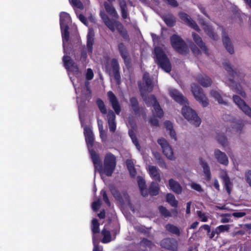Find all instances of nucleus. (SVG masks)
Returning <instances> with one entry per match:
<instances>
[{"instance_id": "1", "label": "nucleus", "mask_w": 251, "mask_h": 251, "mask_svg": "<svg viewBox=\"0 0 251 251\" xmlns=\"http://www.w3.org/2000/svg\"><path fill=\"white\" fill-rule=\"evenodd\" d=\"M139 87L142 97L146 103L149 106L152 105L153 107V110H152L153 115L159 118L162 117L163 115V111L157 102L155 97L153 95L147 97L145 95L146 92H150L152 90V82L148 73L144 74L143 83L140 84Z\"/></svg>"}, {"instance_id": "2", "label": "nucleus", "mask_w": 251, "mask_h": 251, "mask_svg": "<svg viewBox=\"0 0 251 251\" xmlns=\"http://www.w3.org/2000/svg\"><path fill=\"white\" fill-rule=\"evenodd\" d=\"M91 156L95 170H98L101 175L105 174L108 176L112 175L116 166V157L113 154L111 153L106 154L103 166L101 165L99 155L94 151H91Z\"/></svg>"}, {"instance_id": "3", "label": "nucleus", "mask_w": 251, "mask_h": 251, "mask_svg": "<svg viewBox=\"0 0 251 251\" xmlns=\"http://www.w3.org/2000/svg\"><path fill=\"white\" fill-rule=\"evenodd\" d=\"M100 15L104 24L111 31L114 32L117 30L124 40L126 41L128 40V35L127 31L120 22L115 20L110 19L108 17L102 12H100Z\"/></svg>"}, {"instance_id": "4", "label": "nucleus", "mask_w": 251, "mask_h": 251, "mask_svg": "<svg viewBox=\"0 0 251 251\" xmlns=\"http://www.w3.org/2000/svg\"><path fill=\"white\" fill-rule=\"evenodd\" d=\"M71 22V19L69 14L62 12L60 14V25L61 29L63 46L65 54H67V45L69 39L68 24Z\"/></svg>"}, {"instance_id": "5", "label": "nucleus", "mask_w": 251, "mask_h": 251, "mask_svg": "<svg viewBox=\"0 0 251 251\" xmlns=\"http://www.w3.org/2000/svg\"><path fill=\"white\" fill-rule=\"evenodd\" d=\"M74 86L75 89V92L77 94V102L78 104V111L79 114V118L81 121L82 125H83L82 119V109L85 103V101L89 99L90 97L91 91L89 87V82H85V86L82 89H79V88H76V85L74 84Z\"/></svg>"}, {"instance_id": "6", "label": "nucleus", "mask_w": 251, "mask_h": 251, "mask_svg": "<svg viewBox=\"0 0 251 251\" xmlns=\"http://www.w3.org/2000/svg\"><path fill=\"white\" fill-rule=\"evenodd\" d=\"M182 114L185 118L192 125L196 127L199 126L201 123V120L196 112L192 108L184 106L182 109Z\"/></svg>"}, {"instance_id": "7", "label": "nucleus", "mask_w": 251, "mask_h": 251, "mask_svg": "<svg viewBox=\"0 0 251 251\" xmlns=\"http://www.w3.org/2000/svg\"><path fill=\"white\" fill-rule=\"evenodd\" d=\"M154 53L162 69L167 73L170 72L171 70V64L162 49L160 47H155Z\"/></svg>"}, {"instance_id": "8", "label": "nucleus", "mask_w": 251, "mask_h": 251, "mask_svg": "<svg viewBox=\"0 0 251 251\" xmlns=\"http://www.w3.org/2000/svg\"><path fill=\"white\" fill-rule=\"evenodd\" d=\"M173 48L180 53H185L187 48L184 41L178 35H174L171 37Z\"/></svg>"}, {"instance_id": "9", "label": "nucleus", "mask_w": 251, "mask_h": 251, "mask_svg": "<svg viewBox=\"0 0 251 251\" xmlns=\"http://www.w3.org/2000/svg\"><path fill=\"white\" fill-rule=\"evenodd\" d=\"M191 90L196 100L203 107L208 105L207 99L203 93L202 90L199 86L193 84L191 87Z\"/></svg>"}, {"instance_id": "10", "label": "nucleus", "mask_w": 251, "mask_h": 251, "mask_svg": "<svg viewBox=\"0 0 251 251\" xmlns=\"http://www.w3.org/2000/svg\"><path fill=\"white\" fill-rule=\"evenodd\" d=\"M158 143L162 148V151L166 157L171 160L175 159L172 148L170 146L167 141L164 138H161L158 140Z\"/></svg>"}, {"instance_id": "11", "label": "nucleus", "mask_w": 251, "mask_h": 251, "mask_svg": "<svg viewBox=\"0 0 251 251\" xmlns=\"http://www.w3.org/2000/svg\"><path fill=\"white\" fill-rule=\"evenodd\" d=\"M233 100L245 114L251 118V109L243 100L239 96L235 95L233 97Z\"/></svg>"}, {"instance_id": "12", "label": "nucleus", "mask_w": 251, "mask_h": 251, "mask_svg": "<svg viewBox=\"0 0 251 251\" xmlns=\"http://www.w3.org/2000/svg\"><path fill=\"white\" fill-rule=\"evenodd\" d=\"M170 96L176 102L180 104H186L188 103L187 99L184 98L183 95L180 94L177 90L170 88L168 90Z\"/></svg>"}, {"instance_id": "13", "label": "nucleus", "mask_w": 251, "mask_h": 251, "mask_svg": "<svg viewBox=\"0 0 251 251\" xmlns=\"http://www.w3.org/2000/svg\"><path fill=\"white\" fill-rule=\"evenodd\" d=\"M84 134L88 149L91 153V151H93L92 150H91L90 148L93 146L94 139V135L90 126H85L84 127Z\"/></svg>"}, {"instance_id": "14", "label": "nucleus", "mask_w": 251, "mask_h": 251, "mask_svg": "<svg viewBox=\"0 0 251 251\" xmlns=\"http://www.w3.org/2000/svg\"><path fill=\"white\" fill-rule=\"evenodd\" d=\"M219 176L223 180L227 192L230 194L232 189V183L228 176L227 172L225 170H221L220 171Z\"/></svg>"}, {"instance_id": "15", "label": "nucleus", "mask_w": 251, "mask_h": 251, "mask_svg": "<svg viewBox=\"0 0 251 251\" xmlns=\"http://www.w3.org/2000/svg\"><path fill=\"white\" fill-rule=\"evenodd\" d=\"M64 65L68 72H74L75 73H78V68L75 65L73 60L71 59L70 57L64 55L63 58Z\"/></svg>"}, {"instance_id": "16", "label": "nucleus", "mask_w": 251, "mask_h": 251, "mask_svg": "<svg viewBox=\"0 0 251 251\" xmlns=\"http://www.w3.org/2000/svg\"><path fill=\"white\" fill-rule=\"evenodd\" d=\"M161 245L164 248L175 251L177 249V242L176 239L167 238L161 241Z\"/></svg>"}, {"instance_id": "17", "label": "nucleus", "mask_w": 251, "mask_h": 251, "mask_svg": "<svg viewBox=\"0 0 251 251\" xmlns=\"http://www.w3.org/2000/svg\"><path fill=\"white\" fill-rule=\"evenodd\" d=\"M215 157L217 161L225 166L228 164V159L226 154L219 150H216L214 151Z\"/></svg>"}, {"instance_id": "18", "label": "nucleus", "mask_w": 251, "mask_h": 251, "mask_svg": "<svg viewBox=\"0 0 251 251\" xmlns=\"http://www.w3.org/2000/svg\"><path fill=\"white\" fill-rule=\"evenodd\" d=\"M109 100L117 114H119L121 111V108L119 104L117 99L114 94L111 92L109 91L107 93Z\"/></svg>"}, {"instance_id": "19", "label": "nucleus", "mask_w": 251, "mask_h": 251, "mask_svg": "<svg viewBox=\"0 0 251 251\" xmlns=\"http://www.w3.org/2000/svg\"><path fill=\"white\" fill-rule=\"evenodd\" d=\"M147 171L150 176L154 180L160 182L161 180L160 175L159 169L156 167L152 165H149Z\"/></svg>"}, {"instance_id": "20", "label": "nucleus", "mask_w": 251, "mask_h": 251, "mask_svg": "<svg viewBox=\"0 0 251 251\" xmlns=\"http://www.w3.org/2000/svg\"><path fill=\"white\" fill-rule=\"evenodd\" d=\"M179 15L180 19L187 25L196 30H199V27L197 25L187 14L183 12H180Z\"/></svg>"}, {"instance_id": "21", "label": "nucleus", "mask_w": 251, "mask_h": 251, "mask_svg": "<svg viewBox=\"0 0 251 251\" xmlns=\"http://www.w3.org/2000/svg\"><path fill=\"white\" fill-rule=\"evenodd\" d=\"M107 120L110 131L114 132L116 129V124L115 122V115L112 111L110 110L108 111L107 115Z\"/></svg>"}, {"instance_id": "22", "label": "nucleus", "mask_w": 251, "mask_h": 251, "mask_svg": "<svg viewBox=\"0 0 251 251\" xmlns=\"http://www.w3.org/2000/svg\"><path fill=\"white\" fill-rule=\"evenodd\" d=\"M112 71L117 84H120L121 76L119 72V66L117 60L113 59L111 62Z\"/></svg>"}, {"instance_id": "23", "label": "nucleus", "mask_w": 251, "mask_h": 251, "mask_svg": "<svg viewBox=\"0 0 251 251\" xmlns=\"http://www.w3.org/2000/svg\"><path fill=\"white\" fill-rule=\"evenodd\" d=\"M95 33L93 29H89L87 34V50L88 53H91L93 51V45L94 40Z\"/></svg>"}, {"instance_id": "24", "label": "nucleus", "mask_w": 251, "mask_h": 251, "mask_svg": "<svg viewBox=\"0 0 251 251\" xmlns=\"http://www.w3.org/2000/svg\"><path fill=\"white\" fill-rule=\"evenodd\" d=\"M225 82L232 89H234L237 93L241 95L243 97H245V93L242 90V88L239 85H234L233 80L231 78L226 77L225 78Z\"/></svg>"}, {"instance_id": "25", "label": "nucleus", "mask_w": 251, "mask_h": 251, "mask_svg": "<svg viewBox=\"0 0 251 251\" xmlns=\"http://www.w3.org/2000/svg\"><path fill=\"white\" fill-rule=\"evenodd\" d=\"M169 186L172 191L176 194H179L182 192V187L180 184L173 178L169 180Z\"/></svg>"}, {"instance_id": "26", "label": "nucleus", "mask_w": 251, "mask_h": 251, "mask_svg": "<svg viewBox=\"0 0 251 251\" xmlns=\"http://www.w3.org/2000/svg\"><path fill=\"white\" fill-rule=\"evenodd\" d=\"M223 41L224 45L225 46L226 50L230 53H232L234 52L233 47L231 43V41L226 35V34L225 32H223Z\"/></svg>"}, {"instance_id": "27", "label": "nucleus", "mask_w": 251, "mask_h": 251, "mask_svg": "<svg viewBox=\"0 0 251 251\" xmlns=\"http://www.w3.org/2000/svg\"><path fill=\"white\" fill-rule=\"evenodd\" d=\"M197 80L203 87H207L211 84V79L203 74L198 75Z\"/></svg>"}, {"instance_id": "28", "label": "nucleus", "mask_w": 251, "mask_h": 251, "mask_svg": "<svg viewBox=\"0 0 251 251\" xmlns=\"http://www.w3.org/2000/svg\"><path fill=\"white\" fill-rule=\"evenodd\" d=\"M193 39L197 45L203 51L206 52V48L202 41L201 38L196 33H192Z\"/></svg>"}, {"instance_id": "29", "label": "nucleus", "mask_w": 251, "mask_h": 251, "mask_svg": "<svg viewBox=\"0 0 251 251\" xmlns=\"http://www.w3.org/2000/svg\"><path fill=\"white\" fill-rule=\"evenodd\" d=\"M164 126L166 129L169 131L170 137L175 140H176V132L173 129L172 123L170 121H166L164 123Z\"/></svg>"}, {"instance_id": "30", "label": "nucleus", "mask_w": 251, "mask_h": 251, "mask_svg": "<svg viewBox=\"0 0 251 251\" xmlns=\"http://www.w3.org/2000/svg\"><path fill=\"white\" fill-rule=\"evenodd\" d=\"M137 181L142 195L144 197L147 196L148 192L147 189L145 188V180L142 177L138 176L137 177Z\"/></svg>"}, {"instance_id": "31", "label": "nucleus", "mask_w": 251, "mask_h": 251, "mask_svg": "<svg viewBox=\"0 0 251 251\" xmlns=\"http://www.w3.org/2000/svg\"><path fill=\"white\" fill-rule=\"evenodd\" d=\"M118 50L125 62H126V60L128 58V52L127 51L126 46L123 43H119L118 45Z\"/></svg>"}, {"instance_id": "32", "label": "nucleus", "mask_w": 251, "mask_h": 251, "mask_svg": "<svg viewBox=\"0 0 251 251\" xmlns=\"http://www.w3.org/2000/svg\"><path fill=\"white\" fill-rule=\"evenodd\" d=\"M99 226V223L97 219H94L92 220L91 229L93 232V240H94V236L98 238L97 234L100 232Z\"/></svg>"}, {"instance_id": "33", "label": "nucleus", "mask_w": 251, "mask_h": 251, "mask_svg": "<svg viewBox=\"0 0 251 251\" xmlns=\"http://www.w3.org/2000/svg\"><path fill=\"white\" fill-rule=\"evenodd\" d=\"M200 163L203 168V172L205 176L207 177V179L209 180L211 178V173L207 163L202 159L200 160Z\"/></svg>"}, {"instance_id": "34", "label": "nucleus", "mask_w": 251, "mask_h": 251, "mask_svg": "<svg viewBox=\"0 0 251 251\" xmlns=\"http://www.w3.org/2000/svg\"><path fill=\"white\" fill-rule=\"evenodd\" d=\"M211 95L220 104H226V102L223 100L221 97V92L219 90H213L211 91Z\"/></svg>"}, {"instance_id": "35", "label": "nucleus", "mask_w": 251, "mask_h": 251, "mask_svg": "<svg viewBox=\"0 0 251 251\" xmlns=\"http://www.w3.org/2000/svg\"><path fill=\"white\" fill-rule=\"evenodd\" d=\"M113 195L116 199L119 201L121 202L125 203L126 202H128V198L126 194H123V198L121 195L117 192L116 190H114L112 192Z\"/></svg>"}, {"instance_id": "36", "label": "nucleus", "mask_w": 251, "mask_h": 251, "mask_svg": "<svg viewBox=\"0 0 251 251\" xmlns=\"http://www.w3.org/2000/svg\"><path fill=\"white\" fill-rule=\"evenodd\" d=\"M104 7L106 12L111 16L116 18L118 17V14L114 8L110 4L105 2Z\"/></svg>"}, {"instance_id": "37", "label": "nucleus", "mask_w": 251, "mask_h": 251, "mask_svg": "<svg viewBox=\"0 0 251 251\" xmlns=\"http://www.w3.org/2000/svg\"><path fill=\"white\" fill-rule=\"evenodd\" d=\"M127 168L132 176H135L136 175V171L134 168V162L132 160H127L126 162Z\"/></svg>"}, {"instance_id": "38", "label": "nucleus", "mask_w": 251, "mask_h": 251, "mask_svg": "<svg viewBox=\"0 0 251 251\" xmlns=\"http://www.w3.org/2000/svg\"><path fill=\"white\" fill-rule=\"evenodd\" d=\"M167 201L173 207H176L177 201L176 200L175 196L172 194H168L166 197Z\"/></svg>"}, {"instance_id": "39", "label": "nucleus", "mask_w": 251, "mask_h": 251, "mask_svg": "<svg viewBox=\"0 0 251 251\" xmlns=\"http://www.w3.org/2000/svg\"><path fill=\"white\" fill-rule=\"evenodd\" d=\"M101 234L103 236L102 240V243H107L111 241V235L110 232L108 230H107L104 228L101 231Z\"/></svg>"}, {"instance_id": "40", "label": "nucleus", "mask_w": 251, "mask_h": 251, "mask_svg": "<svg viewBox=\"0 0 251 251\" xmlns=\"http://www.w3.org/2000/svg\"><path fill=\"white\" fill-rule=\"evenodd\" d=\"M69 1L75 11L83 8V4L79 0H69Z\"/></svg>"}, {"instance_id": "41", "label": "nucleus", "mask_w": 251, "mask_h": 251, "mask_svg": "<svg viewBox=\"0 0 251 251\" xmlns=\"http://www.w3.org/2000/svg\"><path fill=\"white\" fill-rule=\"evenodd\" d=\"M159 188L158 184L152 182L150 187V193L151 195L155 196L158 194Z\"/></svg>"}, {"instance_id": "42", "label": "nucleus", "mask_w": 251, "mask_h": 251, "mask_svg": "<svg viewBox=\"0 0 251 251\" xmlns=\"http://www.w3.org/2000/svg\"><path fill=\"white\" fill-rule=\"evenodd\" d=\"M229 225H222L216 228V232H217V235H219L221 233L228 231L230 228Z\"/></svg>"}, {"instance_id": "43", "label": "nucleus", "mask_w": 251, "mask_h": 251, "mask_svg": "<svg viewBox=\"0 0 251 251\" xmlns=\"http://www.w3.org/2000/svg\"><path fill=\"white\" fill-rule=\"evenodd\" d=\"M166 228L168 231L172 232V233L175 234L177 235H179V229L177 227L174 225L171 224L167 225L166 226Z\"/></svg>"}, {"instance_id": "44", "label": "nucleus", "mask_w": 251, "mask_h": 251, "mask_svg": "<svg viewBox=\"0 0 251 251\" xmlns=\"http://www.w3.org/2000/svg\"><path fill=\"white\" fill-rule=\"evenodd\" d=\"M203 29L210 37L214 39H216L217 35L213 33L212 29L210 26L206 24H203Z\"/></svg>"}, {"instance_id": "45", "label": "nucleus", "mask_w": 251, "mask_h": 251, "mask_svg": "<svg viewBox=\"0 0 251 251\" xmlns=\"http://www.w3.org/2000/svg\"><path fill=\"white\" fill-rule=\"evenodd\" d=\"M99 243V238H97L96 236H94V240H93V243L94 246L93 251H103L102 247L99 246L98 245Z\"/></svg>"}, {"instance_id": "46", "label": "nucleus", "mask_w": 251, "mask_h": 251, "mask_svg": "<svg viewBox=\"0 0 251 251\" xmlns=\"http://www.w3.org/2000/svg\"><path fill=\"white\" fill-rule=\"evenodd\" d=\"M224 66L225 69L229 73V75L231 76V77H235V75H237V72L232 69L230 65L228 63L226 62L224 64Z\"/></svg>"}, {"instance_id": "47", "label": "nucleus", "mask_w": 251, "mask_h": 251, "mask_svg": "<svg viewBox=\"0 0 251 251\" xmlns=\"http://www.w3.org/2000/svg\"><path fill=\"white\" fill-rule=\"evenodd\" d=\"M97 103L100 112L102 114L106 113V109L103 102L100 99L97 100Z\"/></svg>"}, {"instance_id": "48", "label": "nucleus", "mask_w": 251, "mask_h": 251, "mask_svg": "<svg viewBox=\"0 0 251 251\" xmlns=\"http://www.w3.org/2000/svg\"><path fill=\"white\" fill-rule=\"evenodd\" d=\"M221 217V223H227L231 222L230 217L231 215L230 214H223L220 215Z\"/></svg>"}, {"instance_id": "49", "label": "nucleus", "mask_w": 251, "mask_h": 251, "mask_svg": "<svg viewBox=\"0 0 251 251\" xmlns=\"http://www.w3.org/2000/svg\"><path fill=\"white\" fill-rule=\"evenodd\" d=\"M155 157L157 159H158L157 163L158 164L163 168L167 169L168 166L164 161L160 158V156L159 154L155 155Z\"/></svg>"}, {"instance_id": "50", "label": "nucleus", "mask_w": 251, "mask_h": 251, "mask_svg": "<svg viewBox=\"0 0 251 251\" xmlns=\"http://www.w3.org/2000/svg\"><path fill=\"white\" fill-rule=\"evenodd\" d=\"M130 102L132 108L135 111V112H137L138 110L137 100L134 98H132L130 100Z\"/></svg>"}, {"instance_id": "51", "label": "nucleus", "mask_w": 251, "mask_h": 251, "mask_svg": "<svg viewBox=\"0 0 251 251\" xmlns=\"http://www.w3.org/2000/svg\"><path fill=\"white\" fill-rule=\"evenodd\" d=\"M197 213L198 217L201 219L202 222H205L207 221L208 216L205 213H203L201 211H198Z\"/></svg>"}, {"instance_id": "52", "label": "nucleus", "mask_w": 251, "mask_h": 251, "mask_svg": "<svg viewBox=\"0 0 251 251\" xmlns=\"http://www.w3.org/2000/svg\"><path fill=\"white\" fill-rule=\"evenodd\" d=\"M122 15L124 19H126L127 17V12L126 6L125 4H122L121 5Z\"/></svg>"}, {"instance_id": "53", "label": "nucleus", "mask_w": 251, "mask_h": 251, "mask_svg": "<svg viewBox=\"0 0 251 251\" xmlns=\"http://www.w3.org/2000/svg\"><path fill=\"white\" fill-rule=\"evenodd\" d=\"M245 179L251 187V170H249L245 173Z\"/></svg>"}, {"instance_id": "54", "label": "nucleus", "mask_w": 251, "mask_h": 251, "mask_svg": "<svg viewBox=\"0 0 251 251\" xmlns=\"http://www.w3.org/2000/svg\"><path fill=\"white\" fill-rule=\"evenodd\" d=\"M159 209L160 213L165 217H169L171 216L170 212L165 207L160 206Z\"/></svg>"}, {"instance_id": "55", "label": "nucleus", "mask_w": 251, "mask_h": 251, "mask_svg": "<svg viewBox=\"0 0 251 251\" xmlns=\"http://www.w3.org/2000/svg\"><path fill=\"white\" fill-rule=\"evenodd\" d=\"M191 187L192 189H193L199 192H202L203 191L201 185L196 183H194V182L192 183L191 184Z\"/></svg>"}, {"instance_id": "56", "label": "nucleus", "mask_w": 251, "mask_h": 251, "mask_svg": "<svg viewBox=\"0 0 251 251\" xmlns=\"http://www.w3.org/2000/svg\"><path fill=\"white\" fill-rule=\"evenodd\" d=\"M129 134L132 140L134 145L136 146L137 148L139 149V145L137 141L135 136L133 135V132L131 130L129 131Z\"/></svg>"}, {"instance_id": "57", "label": "nucleus", "mask_w": 251, "mask_h": 251, "mask_svg": "<svg viewBox=\"0 0 251 251\" xmlns=\"http://www.w3.org/2000/svg\"><path fill=\"white\" fill-rule=\"evenodd\" d=\"M100 200H98L93 202L92 207L94 211H97L100 207Z\"/></svg>"}, {"instance_id": "58", "label": "nucleus", "mask_w": 251, "mask_h": 251, "mask_svg": "<svg viewBox=\"0 0 251 251\" xmlns=\"http://www.w3.org/2000/svg\"><path fill=\"white\" fill-rule=\"evenodd\" d=\"M86 78L88 80H91L93 78L94 74L93 71L91 69H88L86 73Z\"/></svg>"}, {"instance_id": "59", "label": "nucleus", "mask_w": 251, "mask_h": 251, "mask_svg": "<svg viewBox=\"0 0 251 251\" xmlns=\"http://www.w3.org/2000/svg\"><path fill=\"white\" fill-rule=\"evenodd\" d=\"M101 194L102 196L103 201L105 202V203L108 205L110 206V202L108 200V199L106 196V192L102 190L101 191Z\"/></svg>"}, {"instance_id": "60", "label": "nucleus", "mask_w": 251, "mask_h": 251, "mask_svg": "<svg viewBox=\"0 0 251 251\" xmlns=\"http://www.w3.org/2000/svg\"><path fill=\"white\" fill-rule=\"evenodd\" d=\"M218 140L223 146H226V145L227 140L224 136H219L218 138Z\"/></svg>"}, {"instance_id": "61", "label": "nucleus", "mask_w": 251, "mask_h": 251, "mask_svg": "<svg viewBox=\"0 0 251 251\" xmlns=\"http://www.w3.org/2000/svg\"><path fill=\"white\" fill-rule=\"evenodd\" d=\"M246 215V213L244 212H236L232 214V215L236 218H241Z\"/></svg>"}, {"instance_id": "62", "label": "nucleus", "mask_w": 251, "mask_h": 251, "mask_svg": "<svg viewBox=\"0 0 251 251\" xmlns=\"http://www.w3.org/2000/svg\"><path fill=\"white\" fill-rule=\"evenodd\" d=\"M141 244L143 246H148L150 248H151L152 245L151 243L147 239H143L141 242Z\"/></svg>"}, {"instance_id": "63", "label": "nucleus", "mask_w": 251, "mask_h": 251, "mask_svg": "<svg viewBox=\"0 0 251 251\" xmlns=\"http://www.w3.org/2000/svg\"><path fill=\"white\" fill-rule=\"evenodd\" d=\"M99 131L100 138L102 141H105L106 138V135L104 130L103 129L102 130H99Z\"/></svg>"}, {"instance_id": "64", "label": "nucleus", "mask_w": 251, "mask_h": 251, "mask_svg": "<svg viewBox=\"0 0 251 251\" xmlns=\"http://www.w3.org/2000/svg\"><path fill=\"white\" fill-rule=\"evenodd\" d=\"M79 20L83 23L85 25H87V20L86 19V18L82 15L81 14H80L78 15V16Z\"/></svg>"}]
</instances>
